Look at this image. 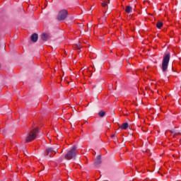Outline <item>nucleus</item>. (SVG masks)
<instances>
[{"instance_id": "f257e3e1", "label": "nucleus", "mask_w": 181, "mask_h": 181, "mask_svg": "<svg viewBox=\"0 0 181 181\" xmlns=\"http://www.w3.org/2000/svg\"><path fill=\"white\" fill-rule=\"evenodd\" d=\"M37 134H39V129L35 128L32 129L26 136L25 142H32V141H35L37 136Z\"/></svg>"}, {"instance_id": "f03ea898", "label": "nucleus", "mask_w": 181, "mask_h": 181, "mask_svg": "<svg viewBox=\"0 0 181 181\" xmlns=\"http://www.w3.org/2000/svg\"><path fill=\"white\" fill-rule=\"evenodd\" d=\"M77 156V148L76 146H74L65 155V159L70 160L74 159Z\"/></svg>"}, {"instance_id": "7ed1b4c3", "label": "nucleus", "mask_w": 181, "mask_h": 181, "mask_svg": "<svg viewBox=\"0 0 181 181\" xmlns=\"http://www.w3.org/2000/svg\"><path fill=\"white\" fill-rule=\"evenodd\" d=\"M170 60V54H167L163 57V62H162V70L163 73H166Z\"/></svg>"}, {"instance_id": "20e7f679", "label": "nucleus", "mask_w": 181, "mask_h": 181, "mask_svg": "<svg viewBox=\"0 0 181 181\" xmlns=\"http://www.w3.org/2000/svg\"><path fill=\"white\" fill-rule=\"evenodd\" d=\"M68 15H69V13L67 12V10L62 9L58 12L57 18L58 21H65Z\"/></svg>"}, {"instance_id": "39448f33", "label": "nucleus", "mask_w": 181, "mask_h": 181, "mask_svg": "<svg viewBox=\"0 0 181 181\" xmlns=\"http://www.w3.org/2000/svg\"><path fill=\"white\" fill-rule=\"evenodd\" d=\"M59 148H60V147L59 146H57L53 148H47L46 151H45V156H49V158H51L52 155H53V153H57V150L59 149Z\"/></svg>"}, {"instance_id": "423d86ee", "label": "nucleus", "mask_w": 181, "mask_h": 181, "mask_svg": "<svg viewBox=\"0 0 181 181\" xmlns=\"http://www.w3.org/2000/svg\"><path fill=\"white\" fill-rule=\"evenodd\" d=\"M52 37L48 33H43L41 35V38L42 40H49Z\"/></svg>"}, {"instance_id": "0eeeda50", "label": "nucleus", "mask_w": 181, "mask_h": 181, "mask_svg": "<svg viewBox=\"0 0 181 181\" xmlns=\"http://www.w3.org/2000/svg\"><path fill=\"white\" fill-rule=\"evenodd\" d=\"M37 38H38V36H37V34L36 33H34L31 35L32 42H37Z\"/></svg>"}, {"instance_id": "6e6552de", "label": "nucleus", "mask_w": 181, "mask_h": 181, "mask_svg": "<svg viewBox=\"0 0 181 181\" xmlns=\"http://www.w3.org/2000/svg\"><path fill=\"white\" fill-rule=\"evenodd\" d=\"M101 163V156H98L95 161V165L98 166Z\"/></svg>"}, {"instance_id": "1a4fd4ad", "label": "nucleus", "mask_w": 181, "mask_h": 181, "mask_svg": "<svg viewBox=\"0 0 181 181\" xmlns=\"http://www.w3.org/2000/svg\"><path fill=\"white\" fill-rule=\"evenodd\" d=\"M125 12L127 13H131L132 12V7H131L130 6H127L126 9H125Z\"/></svg>"}, {"instance_id": "9d476101", "label": "nucleus", "mask_w": 181, "mask_h": 181, "mask_svg": "<svg viewBox=\"0 0 181 181\" xmlns=\"http://www.w3.org/2000/svg\"><path fill=\"white\" fill-rule=\"evenodd\" d=\"M129 127V124L125 122V123H123L121 126H120V129H127V128H128Z\"/></svg>"}, {"instance_id": "9b49d317", "label": "nucleus", "mask_w": 181, "mask_h": 181, "mask_svg": "<svg viewBox=\"0 0 181 181\" xmlns=\"http://www.w3.org/2000/svg\"><path fill=\"white\" fill-rule=\"evenodd\" d=\"M98 115H99V117H100L101 118H103V117H105V112L103 111V110H100V111L98 112Z\"/></svg>"}, {"instance_id": "f8f14e48", "label": "nucleus", "mask_w": 181, "mask_h": 181, "mask_svg": "<svg viewBox=\"0 0 181 181\" xmlns=\"http://www.w3.org/2000/svg\"><path fill=\"white\" fill-rule=\"evenodd\" d=\"M162 26H163V23L160 21H158L156 24V28H158V29H160Z\"/></svg>"}, {"instance_id": "ddd939ff", "label": "nucleus", "mask_w": 181, "mask_h": 181, "mask_svg": "<svg viewBox=\"0 0 181 181\" xmlns=\"http://www.w3.org/2000/svg\"><path fill=\"white\" fill-rule=\"evenodd\" d=\"M170 132L174 134V135H179L180 134V132H179L177 130H171Z\"/></svg>"}, {"instance_id": "4468645a", "label": "nucleus", "mask_w": 181, "mask_h": 181, "mask_svg": "<svg viewBox=\"0 0 181 181\" xmlns=\"http://www.w3.org/2000/svg\"><path fill=\"white\" fill-rule=\"evenodd\" d=\"M108 5V4L106 1H103L102 6L105 7Z\"/></svg>"}, {"instance_id": "2eb2a0df", "label": "nucleus", "mask_w": 181, "mask_h": 181, "mask_svg": "<svg viewBox=\"0 0 181 181\" xmlns=\"http://www.w3.org/2000/svg\"><path fill=\"white\" fill-rule=\"evenodd\" d=\"M76 48L80 50V49H81V45H80V43L76 45Z\"/></svg>"}, {"instance_id": "dca6fc26", "label": "nucleus", "mask_w": 181, "mask_h": 181, "mask_svg": "<svg viewBox=\"0 0 181 181\" xmlns=\"http://www.w3.org/2000/svg\"><path fill=\"white\" fill-rule=\"evenodd\" d=\"M111 136L112 138H114L115 136V134H112Z\"/></svg>"}]
</instances>
